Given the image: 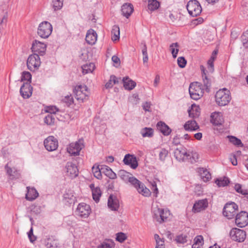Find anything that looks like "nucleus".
I'll use <instances>...</instances> for the list:
<instances>
[{
    "label": "nucleus",
    "mask_w": 248,
    "mask_h": 248,
    "mask_svg": "<svg viewBox=\"0 0 248 248\" xmlns=\"http://www.w3.org/2000/svg\"><path fill=\"white\" fill-rule=\"evenodd\" d=\"M118 175L124 181L129 182L138 192L143 196L148 197L150 195V190L145 186L144 184L132 176L131 173L122 170L119 171Z\"/></svg>",
    "instance_id": "nucleus-1"
},
{
    "label": "nucleus",
    "mask_w": 248,
    "mask_h": 248,
    "mask_svg": "<svg viewBox=\"0 0 248 248\" xmlns=\"http://www.w3.org/2000/svg\"><path fill=\"white\" fill-rule=\"evenodd\" d=\"M174 155L176 159L179 161H184L190 160L191 162L196 161L195 157L198 159V155L196 153L190 154L186 152V150L183 147L176 148L174 151Z\"/></svg>",
    "instance_id": "nucleus-2"
},
{
    "label": "nucleus",
    "mask_w": 248,
    "mask_h": 248,
    "mask_svg": "<svg viewBox=\"0 0 248 248\" xmlns=\"http://www.w3.org/2000/svg\"><path fill=\"white\" fill-rule=\"evenodd\" d=\"M73 93L76 99L79 103L87 100L90 94L88 87L85 85H79L75 86Z\"/></svg>",
    "instance_id": "nucleus-3"
},
{
    "label": "nucleus",
    "mask_w": 248,
    "mask_h": 248,
    "mask_svg": "<svg viewBox=\"0 0 248 248\" xmlns=\"http://www.w3.org/2000/svg\"><path fill=\"white\" fill-rule=\"evenodd\" d=\"M216 102L220 106L227 105L231 99L230 92L226 88L220 89L217 92Z\"/></svg>",
    "instance_id": "nucleus-4"
},
{
    "label": "nucleus",
    "mask_w": 248,
    "mask_h": 248,
    "mask_svg": "<svg viewBox=\"0 0 248 248\" xmlns=\"http://www.w3.org/2000/svg\"><path fill=\"white\" fill-rule=\"evenodd\" d=\"M189 93L191 98L198 100L203 96L204 89L201 83L195 82L191 83L189 87Z\"/></svg>",
    "instance_id": "nucleus-5"
},
{
    "label": "nucleus",
    "mask_w": 248,
    "mask_h": 248,
    "mask_svg": "<svg viewBox=\"0 0 248 248\" xmlns=\"http://www.w3.org/2000/svg\"><path fill=\"white\" fill-rule=\"evenodd\" d=\"M52 31L51 24L47 21H43L38 26L37 33L41 38H47L51 34Z\"/></svg>",
    "instance_id": "nucleus-6"
},
{
    "label": "nucleus",
    "mask_w": 248,
    "mask_h": 248,
    "mask_svg": "<svg viewBox=\"0 0 248 248\" xmlns=\"http://www.w3.org/2000/svg\"><path fill=\"white\" fill-rule=\"evenodd\" d=\"M186 8L190 15L192 16H197L202 12V7L197 0L189 1L186 5Z\"/></svg>",
    "instance_id": "nucleus-7"
},
{
    "label": "nucleus",
    "mask_w": 248,
    "mask_h": 248,
    "mask_svg": "<svg viewBox=\"0 0 248 248\" xmlns=\"http://www.w3.org/2000/svg\"><path fill=\"white\" fill-rule=\"evenodd\" d=\"M238 208V205L233 202L227 203L223 208V214L228 219L233 218L236 216Z\"/></svg>",
    "instance_id": "nucleus-8"
},
{
    "label": "nucleus",
    "mask_w": 248,
    "mask_h": 248,
    "mask_svg": "<svg viewBox=\"0 0 248 248\" xmlns=\"http://www.w3.org/2000/svg\"><path fill=\"white\" fill-rule=\"evenodd\" d=\"M41 64L39 56L37 53H33L29 56L27 61L28 68L32 71L38 68Z\"/></svg>",
    "instance_id": "nucleus-9"
},
{
    "label": "nucleus",
    "mask_w": 248,
    "mask_h": 248,
    "mask_svg": "<svg viewBox=\"0 0 248 248\" xmlns=\"http://www.w3.org/2000/svg\"><path fill=\"white\" fill-rule=\"evenodd\" d=\"M231 239L238 242H243L246 237V232L241 229L233 228L230 232Z\"/></svg>",
    "instance_id": "nucleus-10"
},
{
    "label": "nucleus",
    "mask_w": 248,
    "mask_h": 248,
    "mask_svg": "<svg viewBox=\"0 0 248 248\" xmlns=\"http://www.w3.org/2000/svg\"><path fill=\"white\" fill-rule=\"evenodd\" d=\"M91 212L90 205L84 202L79 203L76 210L77 216L84 218L88 217Z\"/></svg>",
    "instance_id": "nucleus-11"
},
{
    "label": "nucleus",
    "mask_w": 248,
    "mask_h": 248,
    "mask_svg": "<svg viewBox=\"0 0 248 248\" xmlns=\"http://www.w3.org/2000/svg\"><path fill=\"white\" fill-rule=\"evenodd\" d=\"M83 147V140L80 139L75 142L70 143L67 148V152L72 155H77Z\"/></svg>",
    "instance_id": "nucleus-12"
},
{
    "label": "nucleus",
    "mask_w": 248,
    "mask_h": 248,
    "mask_svg": "<svg viewBox=\"0 0 248 248\" xmlns=\"http://www.w3.org/2000/svg\"><path fill=\"white\" fill-rule=\"evenodd\" d=\"M154 217L156 219V220L160 223L165 221L169 217L170 215L169 211L156 208L153 211Z\"/></svg>",
    "instance_id": "nucleus-13"
},
{
    "label": "nucleus",
    "mask_w": 248,
    "mask_h": 248,
    "mask_svg": "<svg viewBox=\"0 0 248 248\" xmlns=\"http://www.w3.org/2000/svg\"><path fill=\"white\" fill-rule=\"evenodd\" d=\"M235 224L240 228L245 227L248 224V213L241 211L235 216Z\"/></svg>",
    "instance_id": "nucleus-14"
},
{
    "label": "nucleus",
    "mask_w": 248,
    "mask_h": 248,
    "mask_svg": "<svg viewBox=\"0 0 248 248\" xmlns=\"http://www.w3.org/2000/svg\"><path fill=\"white\" fill-rule=\"evenodd\" d=\"M46 149L48 151L56 150L58 147V141L54 136H49L44 141Z\"/></svg>",
    "instance_id": "nucleus-15"
},
{
    "label": "nucleus",
    "mask_w": 248,
    "mask_h": 248,
    "mask_svg": "<svg viewBox=\"0 0 248 248\" xmlns=\"http://www.w3.org/2000/svg\"><path fill=\"white\" fill-rule=\"evenodd\" d=\"M46 47V44L35 40L32 43L31 49L34 53H37L38 56H43L45 54Z\"/></svg>",
    "instance_id": "nucleus-16"
},
{
    "label": "nucleus",
    "mask_w": 248,
    "mask_h": 248,
    "mask_svg": "<svg viewBox=\"0 0 248 248\" xmlns=\"http://www.w3.org/2000/svg\"><path fill=\"white\" fill-rule=\"evenodd\" d=\"M125 165H129L133 169H135L138 166L136 157L133 155L126 154L123 159Z\"/></svg>",
    "instance_id": "nucleus-17"
},
{
    "label": "nucleus",
    "mask_w": 248,
    "mask_h": 248,
    "mask_svg": "<svg viewBox=\"0 0 248 248\" xmlns=\"http://www.w3.org/2000/svg\"><path fill=\"white\" fill-rule=\"evenodd\" d=\"M67 176L75 178L78 175V169L76 165L71 162H68L65 166Z\"/></svg>",
    "instance_id": "nucleus-18"
},
{
    "label": "nucleus",
    "mask_w": 248,
    "mask_h": 248,
    "mask_svg": "<svg viewBox=\"0 0 248 248\" xmlns=\"http://www.w3.org/2000/svg\"><path fill=\"white\" fill-rule=\"evenodd\" d=\"M208 205L207 199L199 200L194 203L192 210L194 212H199L205 209Z\"/></svg>",
    "instance_id": "nucleus-19"
},
{
    "label": "nucleus",
    "mask_w": 248,
    "mask_h": 248,
    "mask_svg": "<svg viewBox=\"0 0 248 248\" xmlns=\"http://www.w3.org/2000/svg\"><path fill=\"white\" fill-rule=\"evenodd\" d=\"M32 88L30 83H24L20 89V93L24 98H28L32 94Z\"/></svg>",
    "instance_id": "nucleus-20"
},
{
    "label": "nucleus",
    "mask_w": 248,
    "mask_h": 248,
    "mask_svg": "<svg viewBox=\"0 0 248 248\" xmlns=\"http://www.w3.org/2000/svg\"><path fill=\"white\" fill-rule=\"evenodd\" d=\"M211 123L215 125H220L224 123L222 114L220 112H214L211 115Z\"/></svg>",
    "instance_id": "nucleus-21"
},
{
    "label": "nucleus",
    "mask_w": 248,
    "mask_h": 248,
    "mask_svg": "<svg viewBox=\"0 0 248 248\" xmlns=\"http://www.w3.org/2000/svg\"><path fill=\"white\" fill-rule=\"evenodd\" d=\"M97 35L96 32L93 29L88 31L86 36V42L91 45L95 44L97 41Z\"/></svg>",
    "instance_id": "nucleus-22"
},
{
    "label": "nucleus",
    "mask_w": 248,
    "mask_h": 248,
    "mask_svg": "<svg viewBox=\"0 0 248 248\" xmlns=\"http://www.w3.org/2000/svg\"><path fill=\"white\" fill-rule=\"evenodd\" d=\"M108 205L111 210H118L119 207V202L118 199L115 196L110 195L108 199Z\"/></svg>",
    "instance_id": "nucleus-23"
},
{
    "label": "nucleus",
    "mask_w": 248,
    "mask_h": 248,
    "mask_svg": "<svg viewBox=\"0 0 248 248\" xmlns=\"http://www.w3.org/2000/svg\"><path fill=\"white\" fill-rule=\"evenodd\" d=\"M100 169L101 171H102V173H104L110 179H114L117 178L116 173H114L109 167L106 165H100Z\"/></svg>",
    "instance_id": "nucleus-24"
},
{
    "label": "nucleus",
    "mask_w": 248,
    "mask_h": 248,
    "mask_svg": "<svg viewBox=\"0 0 248 248\" xmlns=\"http://www.w3.org/2000/svg\"><path fill=\"white\" fill-rule=\"evenodd\" d=\"M134 10L133 5L130 4L125 3L122 6L121 11L123 15L126 18L131 15Z\"/></svg>",
    "instance_id": "nucleus-25"
},
{
    "label": "nucleus",
    "mask_w": 248,
    "mask_h": 248,
    "mask_svg": "<svg viewBox=\"0 0 248 248\" xmlns=\"http://www.w3.org/2000/svg\"><path fill=\"white\" fill-rule=\"evenodd\" d=\"M7 174L11 177V179H17L20 177V174L18 170L15 168H12L6 164L5 166Z\"/></svg>",
    "instance_id": "nucleus-26"
},
{
    "label": "nucleus",
    "mask_w": 248,
    "mask_h": 248,
    "mask_svg": "<svg viewBox=\"0 0 248 248\" xmlns=\"http://www.w3.org/2000/svg\"><path fill=\"white\" fill-rule=\"evenodd\" d=\"M157 127L165 136L169 135L171 131L169 126L162 122H159L157 124Z\"/></svg>",
    "instance_id": "nucleus-27"
},
{
    "label": "nucleus",
    "mask_w": 248,
    "mask_h": 248,
    "mask_svg": "<svg viewBox=\"0 0 248 248\" xmlns=\"http://www.w3.org/2000/svg\"><path fill=\"white\" fill-rule=\"evenodd\" d=\"M185 129L186 131H195L199 127L195 120H189L184 125Z\"/></svg>",
    "instance_id": "nucleus-28"
},
{
    "label": "nucleus",
    "mask_w": 248,
    "mask_h": 248,
    "mask_svg": "<svg viewBox=\"0 0 248 248\" xmlns=\"http://www.w3.org/2000/svg\"><path fill=\"white\" fill-rule=\"evenodd\" d=\"M123 83L124 88L128 90H132L136 85V83L130 79L128 77L124 78Z\"/></svg>",
    "instance_id": "nucleus-29"
},
{
    "label": "nucleus",
    "mask_w": 248,
    "mask_h": 248,
    "mask_svg": "<svg viewBox=\"0 0 248 248\" xmlns=\"http://www.w3.org/2000/svg\"><path fill=\"white\" fill-rule=\"evenodd\" d=\"M198 172L204 182L209 181L211 178L210 172L206 169L200 168L198 169Z\"/></svg>",
    "instance_id": "nucleus-30"
},
{
    "label": "nucleus",
    "mask_w": 248,
    "mask_h": 248,
    "mask_svg": "<svg viewBox=\"0 0 248 248\" xmlns=\"http://www.w3.org/2000/svg\"><path fill=\"white\" fill-rule=\"evenodd\" d=\"M189 116L193 118H197L200 114V108L196 105H192L191 108L188 110Z\"/></svg>",
    "instance_id": "nucleus-31"
},
{
    "label": "nucleus",
    "mask_w": 248,
    "mask_h": 248,
    "mask_svg": "<svg viewBox=\"0 0 248 248\" xmlns=\"http://www.w3.org/2000/svg\"><path fill=\"white\" fill-rule=\"evenodd\" d=\"M38 196V193L33 188L28 189L27 193L26 195V198L27 200L31 201L35 199Z\"/></svg>",
    "instance_id": "nucleus-32"
},
{
    "label": "nucleus",
    "mask_w": 248,
    "mask_h": 248,
    "mask_svg": "<svg viewBox=\"0 0 248 248\" xmlns=\"http://www.w3.org/2000/svg\"><path fill=\"white\" fill-rule=\"evenodd\" d=\"M90 187L92 189V195L93 199L96 202H98L99 201L100 197L101 195V190L99 187H95L93 188V187H94V185L93 184H92L90 186Z\"/></svg>",
    "instance_id": "nucleus-33"
},
{
    "label": "nucleus",
    "mask_w": 248,
    "mask_h": 248,
    "mask_svg": "<svg viewBox=\"0 0 248 248\" xmlns=\"http://www.w3.org/2000/svg\"><path fill=\"white\" fill-rule=\"evenodd\" d=\"M119 79L120 80L121 78H117L114 75L110 76L109 80L106 83L105 85V87L107 89L111 88L114 84L119 83Z\"/></svg>",
    "instance_id": "nucleus-34"
},
{
    "label": "nucleus",
    "mask_w": 248,
    "mask_h": 248,
    "mask_svg": "<svg viewBox=\"0 0 248 248\" xmlns=\"http://www.w3.org/2000/svg\"><path fill=\"white\" fill-rule=\"evenodd\" d=\"M194 243L192 248H203V238L202 235L196 236L194 239Z\"/></svg>",
    "instance_id": "nucleus-35"
},
{
    "label": "nucleus",
    "mask_w": 248,
    "mask_h": 248,
    "mask_svg": "<svg viewBox=\"0 0 248 248\" xmlns=\"http://www.w3.org/2000/svg\"><path fill=\"white\" fill-rule=\"evenodd\" d=\"M120 38V29L118 26L114 25L111 31V39L112 41H116Z\"/></svg>",
    "instance_id": "nucleus-36"
},
{
    "label": "nucleus",
    "mask_w": 248,
    "mask_h": 248,
    "mask_svg": "<svg viewBox=\"0 0 248 248\" xmlns=\"http://www.w3.org/2000/svg\"><path fill=\"white\" fill-rule=\"evenodd\" d=\"M140 134L144 138H151L154 135V130L152 128L144 127L141 129Z\"/></svg>",
    "instance_id": "nucleus-37"
},
{
    "label": "nucleus",
    "mask_w": 248,
    "mask_h": 248,
    "mask_svg": "<svg viewBox=\"0 0 248 248\" xmlns=\"http://www.w3.org/2000/svg\"><path fill=\"white\" fill-rule=\"evenodd\" d=\"M95 68V65L93 63H87L82 66V73L84 74H86L90 73H92Z\"/></svg>",
    "instance_id": "nucleus-38"
},
{
    "label": "nucleus",
    "mask_w": 248,
    "mask_h": 248,
    "mask_svg": "<svg viewBox=\"0 0 248 248\" xmlns=\"http://www.w3.org/2000/svg\"><path fill=\"white\" fill-rule=\"evenodd\" d=\"M170 50L173 58H176L179 52V45L178 43L171 44L170 46Z\"/></svg>",
    "instance_id": "nucleus-39"
},
{
    "label": "nucleus",
    "mask_w": 248,
    "mask_h": 248,
    "mask_svg": "<svg viewBox=\"0 0 248 248\" xmlns=\"http://www.w3.org/2000/svg\"><path fill=\"white\" fill-rule=\"evenodd\" d=\"M177 244H185L187 241V235L186 233H181L177 235L175 239Z\"/></svg>",
    "instance_id": "nucleus-40"
},
{
    "label": "nucleus",
    "mask_w": 248,
    "mask_h": 248,
    "mask_svg": "<svg viewBox=\"0 0 248 248\" xmlns=\"http://www.w3.org/2000/svg\"><path fill=\"white\" fill-rule=\"evenodd\" d=\"M202 80L203 83V85L205 88V91L209 93L210 92V88L211 86V80L210 78L208 77L206 75H205L204 76H202Z\"/></svg>",
    "instance_id": "nucleus-41"
},
{
    "label": "nucleus",
    "mask_w": 248,
    "mask_h": 248,
    "mask_svg": "<svg viewBox=\"0 0 248 248\" xmlns=\"http://www.w3.org/2000/svg\"><path fill=\"white\" fill-rule=\"evenodd\" d=\"M154 237L156 244L155 248H165L164 239L160 238L157 234H155Z\"/></svg>",
    "instance_id": "nucleus-42"
},
{
    "label": "nucleus",
    "mask_w": 248,
    "mask_h": 248,
    "mask_svg": "<svg viewBox=\"0 0 248 248\" xmlns=\"http://www.w3.org/2000/svg\"><path fill=\"white\" fill-rule=\"evenodd\" d=\"M160 6L159 2L156 0H149L148 9L151 11H154L158 8Z\"/></svg>",
    "instance_id": "nucleus-43"
},
{
    "label": "nucleus",
    "mask_w": 248,
    "mask_h": 248,
    "mask_svg": "<svg viewBox=\"0 0 248 248\" xmlns=\"http://www.w3.org/2000/svg\"><path fill=\"white\" fill-rule=\"evenodd\" d=\"M230 181L227 177H224L222 178L217 179L215 181V183L219 186H225L229 183Z\"/></svg>",
    "instance_id": "nucleus-44"
},
{
    "label": "nucleus",
    "mask_w": 248,
    "mask_h": 248,
    "mask_svg": "<svg viewBox=\"0 0 248 248\" xmlns=\"http://www.w3.org/2000/svg\"><path fill=\"white\" fill-rule=\"evenodd\" d=\"M92 171L93 173L94 177L96 178L100 179L102 178V171H101L100 165L97 167L93 166L92 168Z\"/></svg>",
    "instance_id": "nucleus-45"
},
{
    "label": "nucleus",
    "mask_w": 248,
    "mask_h": 248,
    "mask_svg": "<svg viewBox=\"0 0 248 248\" xmlns=\"http://www.w3.org/2000/svg\"><path fill=\"white\" fill-rule=\"evenodd\" d=\"M55 117L53 114H48L44 119V122L47 125H53L55 123Z\"/></svg>",
    "instance_id": "nucleus-46"
},
{
    "label": "nucleus",
    "mask_w": 248,
    "mask_h": 248,
    "mask_svg": "<svg viewBox=\"0 0 248 248\" xmlns=\"http://www.w3.org/2000/svg\"><path fill=\"white\" fill-rule=\"evenodd\" d=\"M63 0H53V7L55 11L60 10L63 5Z\"/></svg>",
    "instance_id": "nucleus-47"
},
{
    "label": "nucleus",
    "mask_w": 248,
    "mask_h": 248,
    "mask_svg": "<svg viewBox=\"0 0 248 248\" xmlns=\"http://www.w3.org/2000/svg\"><path fill=\"white\" fill-rule=\"evenodd\" d=\"M230 141L234 145L243 146V144L240 140L233 136H229Z\"/></svg>",
    "instance_id": "nucleus-48"
},
{
    "label": "nucleus",
    "mask_w": 248,
    "mask_h": 248,
    "mask_svg": "<svg viewBox=\"0 0 248 248\" xmlns=\"http://www.w3.org/2000/svg\"><path fill=\"white\" fill-rule=\"evenodd\" d=\"M234 189L236 191L242 195H248V190L242 189V185L239 184H236L234 186Z\"/></svg>",
    "instance_id": "nucleus-49"
},
{
    "label": "nucleus",
    "mask_w": 248,
    "mask_h": 248,
    "mask_svg": "<svg viewBox=\"0 0 248 248\" xmlns=\"http://www.w3.org/2000/svg\"><path fill=\"white\" fill-rule=\"evenodd\" d=\"M31 75L29 72L24 71L22 72L21 76V81L26 80L29 83H31Z\"/></svg>",
    "instance_id": "nucleus-50"
},
{
    "label": "nucleus",
    "mask_w": 248,
    "mask_h": 248,
    "mask_svg": "<svg viewBox=\"0 0 248 248\" xmlns=\"http://www.w3.org/2000/svg\"><path fill=\"white\" fill-rule=\"evenodd\" d=\"M215 60V57H211L210 59L207 62L208 69L211 73H213L214 71V61Z\"/></svg>",
    "instance_id": "nucleus-51"
},
{
    "label": "nucleus",
    "mask_w": 248,
    "mask_h": 248,
    "mask_svg": "<svg viewBox=\"0 0 248 248\" xmlns=\"http://www.w3.org/2000/svg\"><path fill=\"white\" fill-rule=\"evenodd\" d=\"M241 37L243 46L246 48L248 47V31L244 32Z\"/></svg>",
    "instance_id": "nucleus-52"
},
{
    "label": "nucleus",
    "mask_w": 248,
    "mask_h": 248,
    "mask_svg": "<svg viewBox=\"0 0 248 248\" xmlns=\"http://www.w3.org/2000/svg\"><path fill=\"white\" fill-rule=\"evenodd\" d=\"M142 53L143 55V62L144 63H147L148 61V56L147 54V49L146 45L144 44V47L142 49Z\"/></svg>",
    "instance_id": "nucleus-53"
},
{
    "label": "nucleus",
    "mask_w": 248,
    "mask_h": 248,
    "mask_svg": "<svg viewBox=\"0 0 248 248\" xmlns=\"http://www.w3.org/2000/svg\"><path fill=\"white\" fill-rule=\"evenodd\" d=\"M178 66L181 68H184L186 64V60L183 57H179L177 59Z\"/></svg>",
    "instance_id": "nucleus-54"
},
{
    "label": "nucleus",
    "mask_w": 248,
    "mask_h": 248,
    "mask_svg": "<svg viewBox=\"0 0 248 248\" xmlns=\"http://www.w3.org/2000/svg\"><path fill=\"white\" fill-rule=\"evenodd\" d=\"M168 151L165 149H162L159 154V159L161 161H164L168 155Z\"/></svg>",
    "instance_id": "nucleus-55"
},
{
    "label": "nucleus",
    "mask_w": 248,
    "mask_h": 248,
    "mask_svg": "<svg viewBox=\"0 0 248 248\" xmlns=\"http://www.w3.org/2000/svg\"><path fill=\"white\" fill-rule=\"evenodd\" d=\"M126 239L125 234L123 232H119L116 234V240L121 243L123 242Z\"/></svg>",
    "instance_id": "nucleus-56"
},
{
    "label": "nucleus",
    "mask_w": 248,
    "mask_h": 248,
    "mask_svg": "<svg viewBox=\"0 0 248 248\" xmlns=\"http://www.w3.org/2000/svg\"><path fill=\"white\" fill-rule=\"evenodd\" d=\"M62 101L68 106H70L74 103L73 98L71 95L65 96L64 98L62 99Z\"/></svg>",
    "instance_id": "nucleus-57"
},
{
    "label": "nucleus",
    "mask_w": 248,
    "mask_h": 248,
    "mask_svg": "<svg viewBox=\"0 0 248 248\" xmlns=\"http://www.w3.org/2000/svg\"><path fill=\"white\" fill-rule=\"evenodd\" d=\"M58 111V109L55 106H49L46 108V111L49 114H55Z\"/></svg>",
    "instance_id": "nucleus-58"
},
{
    "label": "nucleus",
    "mask_w": 248,
    "mask_h": 248,
    "mask_svg": "<svg viewBox=\"0 0 248 248\" xmlns=\"http://www.w3.org/2000/svg\"><path fill=\"white\" fill-rule=\"evenodd\" d=\"M28 237L31 242L33 243L36 240V237L33 234V229L31 228L28 233Z\"/></svg>",
    "instance_id": "nucleus-59"
},
{
    "label": "nucleus",
    "mask_w": 248,
    "mask_h": 248,
    "mask_svg": "<svg viewBox=\"0 0 248 248\" xmlns=\"http://www.w3.org/2000/svg\"><path fill=\"white\" fill-rule=\"evenodd\" d=\"M113 244L112 243L104 242L100 245L98 246L97 248H111Z\"/></svg>",
    "instance_id": "nucleus-60"
},
{
    "label": "nucleus",
    "mask_w": 248,
    "mask_h": 248,
    "mask_svg": "<svg viewBox=\"0 0 248 248\" xmlns=\"http://www.w3.org/2000/svg\"><path fill=\"white\" fill-rule=\"evenodd\" d=\"M152 190L153 191V194L155 197H157L158 193V188L156 186V184L155 182L152 184Z\"/></svg>",
    "instance_id": "nucleus-61"
},
{
    "label": "nucleus",
    "mask_w": 248,
    "mask_h": 248,
    "mask_svg": "<svg viewBox=\"0 0 248 248\" xmlns=\"http://www.w3.org/2000/svg\"><path fill=\"white\" fill-rule=\"evenodd\" d=\"M151 105V103L148 102H145L142 106L143 109L145 111H150L149 109L150 108Z\"/></svg>",
    "instance_id": "nucleus-62"
},
{
    "label": "nucleus",
    "mask_w": 248,
    "mask_h": 248,
    "mask_svg": "<svg viewBox=\"0 0 248 248\" xmlns=\"http://www.w3.org/2000/svg\"><path fill=\"white\" fill-rule=\"evenodd\" d=\"M111 60L112 62L118 65H120V59L116 56L114 55L112 57Z\"/></svg>",
    "instance_id": "nucleus-63"
},
{
    "label": "nucleus",
    "mask_w": 248,
    "mask_h": 248,
    "mask_svg": "<svg viewBox=\"0 0 248 248\" xmlns=\"http://www.w3.org/2000/svg\"><path fill=\"white\" fill-rule=\"evenodd\" d=\"M232 164L234 166H236L237 164V161L236 159V156L233 155L232 157L230 158Z\"/></svg>",
    "instance_id": "nucleus-64"
}]
</instances>
